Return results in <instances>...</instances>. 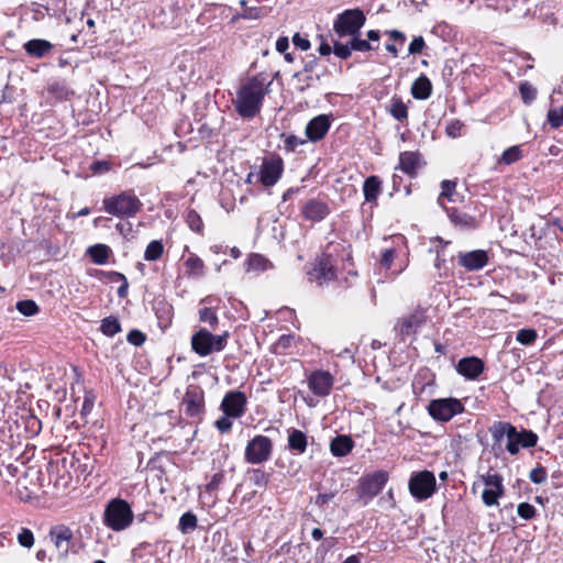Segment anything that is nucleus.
Segmentation results:
<instances>
[{
    "label": "nucleus",
    "instance_id": "423d86ee",
    "mask_svg": "<svg viewBox=\"0 0 563 563\" xmlns=\"http://www.w3.org/2000/svg\"><path fill=\"white\" fill-rule=\"evenodd\" d=\"M273 442L268 437L257 434L251 439L244 452V460L249 464H262L271 459Z\"/></svg>",
    "mask_w": 563,
    "mask_h": 563
},
{
    "label": "nucleus",
    "instance_id": "5701e85b",
    "mask_svg": "<svg viewBox=\"0 0 563 563\" xmlns=\"http://www.w3.org/2000/svg\"><path fill=\"white\" fill-rule=\"evenodd\" d=\"M422 166L421 155L418 152H401L399 155V168L408 176L416 177Z\"/></svg>",
    "mask_w": 563,
    "mask_h": 563
},
{
    "label": "nucleus",
    "instance_id": "20e7f679",
    "mask_svg": "<svg viewBox=\"0 0 563 563\" xmlns=\"http://www.w3.org/2000/svg\"><path fill=\"white\" fill-rule=\"evenodd\" d=\"M365 22L366 16L361 9H347L336 15L333 31L340 37L358 35Z\"/></svg>",
    "mask_w": 563,
    "mask_h": 563
},
{
    "label": "nucleus",
    "instance_id": "09e8293b",
    "mask_svg": "<svg viewBox=\"0 0 563 563\" xmlns=\"http://www.w3.org/2000/svg\"><path fill=\"white\" fill-rule=\"evenodd\" d=\"M16 309L20 313L26 317L34 316L38 312V306L33 300H20L16 302Z\"/></svg>",
    "mask_w": 563,
    "mask_h": 563
},
{
    "label": "nucleus",
    "instance_id": "f03ea898",
    "mask_svg": "<svg viewBox=\"0 0 563 563\" xmlns=\"http://www.w3.org/2000/svg\"><path fill=\"white\" fill-rule=\"evenodd\" d=\"M134 520L130 504L121 498L111 499L103 511V525L112 531L128 529Z\"/></svg>",
    "mask_w": 563,
    "mask_h": 563
},
{
    "label": "nucleus",
    "instance_id": "bb28decb",
    "mask_svg": "<svg viewBox=\"0 0 563 563\" xmlns=\"http://www.w3.org/2000/svg\"><path fill=\"white\" fill-rule=\"evenodd\" d=\"M13 453L0 450V482L9 483L15 477L18 467L13 465Z\"/></svg>",
    "mask_w": 563,
    "mask_h": 563
},
{
    "label": "nucleus",
    "instance_id": "1a4fd4ad",
    "mask_svg": "<svg viewBox=\"0 0 563 563\" xmlns=\"http://www.w3.org/2000/svg\"><path fill=\"white\" fill-rule=\"evenodd\" d=\"M309 280L319 286L336 277L335 260L331 254L323 253L317 258L314 266L308 272Z\"/></svg>",
    "mask_w": 563,
    "mask_h": 563
},
{
    "label": "nucleus",
    "instance_id": "cd10ccee",
    "mask_svg": "<svg viewBox=\"0 0 563 563\" xmlns=\"http://www.w3.org/2000/svg\"><path fill=\"white\" fill-rule=\"evenodd\" d=\"M308 446L307 434L298 429L288 430V449L296 454H303Z\"/></svg>",
    "mask_w": 563,
    "mask_h": 563
},
{
    "label": "nucleus",
    "instance_id": "393cba45",
    "mask_svg": "<svg viewBox=\"0 0 563 563\" xmlns=\"http://www.w3.org/2000/svg\"><path fill=\"white\" fill-rule=\"evenodd\" d=\"M450 221L462 230H472L477 227L476 219L456 208H444Z\"/></svg>",
    "mask_w": 563,
    "mask_h": 563
},
{
    "label": "nucleus",
    "instance_id": "c9c22d12",
    "mask_svg": "<svg viewBox=\"0 0 563 563\" xmlns=\"http://www.w3.org/2000/svg\"><path fill=\"white\" fill-rule=\"evenodd\" d=\"M121 330H122L121 324H120L118 318L110 316V317L102 319L101 325H100V331L104 335L112 338L117 333L121 332Z\"/></svg>",
    "mask_w": 563,
    "mask_h": 563
},
{
    "label": "nucleus",
    "instance_id": "5fc2aeb1",
    "mask_svg": "<svg viewBox=\"0 0 563 563\" xmlns=\"http://www.w3.org/2000/svg\"><path fill=\"white\" fill-rule=\"evenodd\" d=\"M549 124L558 129L563 125V107L550 109L548 112Z\"/></svg>",
    "mask_w": 563,
    "mask_h": 563
},
{
    "label": "nucleus",
    "instance_id": "864d4df0",
    "mask_svg": "<svg viewBox=\"0 0 563 563\" xmlns=\"http://www.w3.org/2000/svg\"><path fill=\"white\" fill-rule=\"evenodd\" d=\"M537 331L534 329H521L517 332V341L522 345H531L537 340Z\"/></svg>",
    "mask_w": 563,
    "mask_h": 563
},
{
    "label": "nucleus",
    "instance_id": "c03bdc74",
    "mask_svg": "<svg viewBox=\"0 0 563 563\" xmlns=\"http://www.w3.org/2000/svg\"><path fill=\"white\" fill-rule=\"evenodd\" d=\"M516 439H518V441L522 448H527V449L533 448L538 443V435H537V433H534L531 430H526V429H523L521 431L517 430Z\"/></svg>",
    "mask_w": 563,
    "mask_h": 563
},
{
    "label": "nucleus",
    "instance_id": "72a5a7b5",
    "mask_svg": "<svg viewBox=\"0 0 563 563\" xmlns=\"http://www.w3.org/2000/svg\"><path fill=\"white\" fill-rule=\"evenodd\" d=\"M110 247L104 244H96L88 249L92 262L98 265L106 264L109 260Z\"/></svg>",
    "mask_w": 563,
    "mask_h": 563
},
{
    "label": "nucleus",
    "instance_id": "69168bd1",
    "mask_svg": "<svg viewBox=\"0 0 563 563\" xmlns=\"http://www.w3.org/2000/svg\"><path fill=\"white\" fill-rule=\"evenodd\" d=\"M396 257V250L395 249H386L382 253L380 257V264L383 267L389 269L391 267L393 261Z\"/></svg>",
    "mask_w": 563,
    "mask_h": 563
},
{
    "label": "nucleus",
    "instance_id": "7ed1b4c3",
    "mask_svg": "<svg viewBox=\"0 0 563 563\" xmlns=\"http://www.w3.org/2000/svg\"><path fill=\"white\" fill-rule=\"evenodd\" d=\"M102 205L107 213L119 218H133L143 207V203L132 190L104 198Z\"/></svg>",
    "mask_w": 563,
    "mask_h": 563
},
{
    "label": "nucleus",
    "instance_id": "b1692460",
    "mask_svg": "<svg viewBox=\"0 0 563 563\" xmlns=\"http://www.w3.org/2000/svg\"><path fill=\"white\" fill-rule=\"evenodd\" d=\"M153 309L157 318L158 327L165 331L172 324L174 309L165 299L154 301Z\"/></svg>",
    "mask_w": 563,
    "mask_h": 563
},
{
    "label": "nucleus",
    "instance_id": "6e6d98bb",
    "mask_svg": "<svg viewBox=\"0 0 563 563\" xmlns=\"http://www.w3.org/2000/svg\"><path fill=\"white\" fill-rule=\"evenodd\" d=\"M333 53L336 57H339L341 59H347L352 54L350 41L346 44H343L339 41H334L333 42Z\"/></svg>",
    "mask_w": 563,
    "mask_h": 563
},
{
    "label": "nucleus",
    "instance_id": "c756f323",
    "mask_svg": "<svg viewBox=\"0 0 563 563\" xmlns=\"http://www.w3.org/2000/svg\"><path fill=\"white\" fill-rule=\"evenodd\" d=\"M432 93V84L430 79L422 75L418 77L411 86V95L417 100H426Z\"/></svg>",
    "mask_w": 563,
    "mask_h": 563
},
{
    "label": "nucleus",
    "instance_id": "f257e3e1",
    "mask_svg": "<svg viewBox=\"0 0 563 563\" xmlns=\"http://www.w3.org/2000/svg\"><path fill=\"white\" fill-rule=\"evenodd\" d=\"M268 92L264 80L257 76L247 78L239 88L233 104L243 119L255 118L262 109L263 100Z\"/></svg>",
    "mask_w": 563,
    "mask_h": 563
},
{
    "label": "nucleus",
    "instance_id": "ea45409f",
    "mask_svg": "<svg viewBox=\"0 0 563 563\" xmlns=\"http://www.w3.org/2000/svg\"><path fill=\"white\" fill-rule=\"evenodd\" d=\"M247 475L250 482L258 488H265L269 483V474L265 473L261 468L249 470Z\"/></svg>",
    "mask_w": 563,
    "mask_h": 563
},
{
    "label": "nucleus",
    "instance_id": "6ab92c4d",
    "mask_svg": "<svg viewBox=\"0 0 563 563\" xmlns=\"http://www.w3.org/2000/svg\"><path fill=\"white\" fill-rule=\"evenodd\" d=\"M301 213L308 221L320 222L330 213V207L328 202L312 198L302 206Z\"/></svg>",
    "mask_w": 563,
    "mask_h": 563
},
{
    "label": "nucleus",
    "instance_id": "0e129e2a",
    "mask_svg": "<svg viewBox=\"0 0 563 563\" xmlns=\"http://www.w3.org/2000/svg\"><path fill=\"white\" fill-rule=\"evenodd\" d=\"M228 338H229L228 332H224L223 334H220V335L213 334V339H212L213 352L222 351L227 346Z\"/></svg>",
    "mask_w": 563,
    "mask_h": 563
},
{
    "label": "nucleus",
    "instance_id": "c85d7f7f",
    "mask_svg": "<svg viewBox=\"0 0 563 563\" xmlns=\"http://www.w3.org/2000/svg\"><path fill=\"white\" fill-rule=\"evenodd\" d=\"M489 432L495 442L500 443L504 437L514 438L517 435V429L510 422L495 421L489 427Z\"/></svg>",
    "mask_w": 563,
    "mask_h": 563
},
{
    "label": "nucleus",
    "instance_id": "3c124183",
    "mask_svg": "<svg viewBox=\"0 0 563 563\" xmlns=\"http://www.w3.org/2000/svg\"><path fill=\"white\" fill-rule=\"evenodd\" d=\"M350 43L352 51L356 52H368L378 48V46H373L367 40H362L357 35L351 36Z\"/></svg>",
    "mask_w": 563,
    "mask_h": 563
},
{
    "label": "nucleus",
    "instance_id": "aec40b11",
    "mask_svg": "<svg viewBox=\"0 0 563 563\" xmlns=\"http://www.w3.org/2000/svg\"><path fill=\"white\" fill-rule=\"evenodd\" d=\"M485 368L484 362L476 356H466L459 361L455 366L456 372L466 379H476Z\"/></svg>",
    "mask_w": 563,
    "mask_h": 563
},
{
    "label": "nucleus",
    "instance_id": "412c9836",
    "mask_svg": "<svg viewBox=\"0 0 563 563\" xmlns=\"http://www.w3.org/2000/svg\"><path fill=\"white\" fill-rule=\"evenodd\" d=\"M213 334L207 329L198 330L191 336V349L200 356H207L213 352L212 349Z\"/></svg>",
    "mask_w": 563,
    "mask_h": 563
},
{
    "label": "nucleus",
    "instance_id": "338daca9",
    "mask_svg": "<svg viewBox=\"0 0 563 563\" xmlns=\"http://www.w3.org/2000/svg\"><path fill=\"white\" fill-rule=\"evenodd\" d=\"M223 481H224V474L222 472H218V473L213 474L210 482L206 485V489L208 492L217 490L220 487V485L223 483Z\"/></svg>",
    "mask_w": 563,
    "mask_h": 563
},
{
    "label": "nucleus",
    "instance_id": "39448f33",
    "mask_svg": "<svg viewBox=\"0 0 563 563\" xmlns=\"http://www.w3.org/2000/svg\"><path fill=\"white\" fill-rule=\"evenodd\" d=\"M388 481V473L379 470L360 478L356 487V495L363 505H367L385 487Z\"/></svg>",
    "mask_w": 563,
    "mask_h": 563
},
{
    "label": "nucleus",
    "instance_id": "79ce46f5",
    "mask_svg": "<svg viewBox=\"0 0 563 563\" xmlns=\"http://www.w3.org/2000/svg\"><path fill=\"white\" fill-rule=\"evenodd\" d=\"M390 114L398 121H404L408 118V108L400 98L394 97L391 99Z\"/></svg>",
    "mask_w": 563,
    "mask_h": 563
},
{
    "label": "nucleus",
    "instance_id": "f704fd0d",
    "mask_svg": "<svg viewBox=\"0 0 563 563\" xmlns=\"http://www.w3.org/2000/svg\"><path fill=\"white\" fill-rule=\"evenodd\" d=\"M186 273L190 276L201 277L203 275V261L196 254H190L185 261Z\"/></svg>",
    "mask_w": 563,
    "mask_h": 563
},
{
    "label": "nucleus",
    "instance_id": "8fccbe9b",
    "mask_svg": "<svg viewBox=\"0 0 563 563\" xmlns=\"http://www.w3.org/2000/svg\"><path fill=\"white\" fill-rule=\"evenodd\" d=\"M456 183L453 180H443L441 183L442 191L438 198V202L442 205V199L446 198L450 201H454L453 196L455 194Z\"/></svg>",
    "mask_w": 563,
    "mask_h": 563
},
{
    "label": "nucleus",
    "instance_id": "774afa93",
    "mask_svg": "<svg viewBox=\"0 0 563 563\" xmlns=\"http://www.w3.org/2000/svg\"><path fill=\"white\" fill-rule=\"evenodd\" d=\"M426 43L422 36H416L409 44V54H420L424 48Z\"/></svg>",
    "mask_w": 563,
    "mask_h": 563
},
{
    "label": "nucleus",
    "instance_id": "e433bc0d",
    "mask_svg": "<svg viewBox=\"0 0 563 563\" xmlns=\"http://www.w3.org/2000/svg\"><path fill=\"white\" fill-rule=\"evenodd\" d=\"M481 478L487 488L497 489V493H505L503 484L504 478L501 475L488 471L486 474H483Z\"/></svg>",
    "mask_w": 563,
    "mask_h": 563
},
{
    "label": "nucleus",
    "instance_id": "49530a36",
    "mask_svg": "<svg viewBox=\"0 0 563 563\" xmlns=\"http://www.w3.org/2000/svg\"><path fill=\"white\" fill-rule=\"evenodd\" d=\"M199 320L203 323H208L210 328L213 330L217 328L219 323V319L216 311L208 307L201 308L199 310Z\"/></svg>",
    "mask_w": 563,
    "mask_h": 563
},
{
    "label": "nucleus",
    "instance_id": "4c0bfd02",
    "mask_svg": "<svg viewBox=\"0 0 563 563\" xmlns=\"http://www.w3.org/2000/svg\"><path fill=\"white\" fill-rule=\"evenodd\" d=\"M185 221L194 232L199 234L203 233V222L200 214L196 210L188 209L185 213Z\"/></svg>",
    "mask_w": 563,
    "mask_h": 563
},
{
    "label": "nucleus",
    "instance_id": "dca6fc26",
    "mask_svg": "<svg viewBox=\"0 0 563 563\" xmlns=\"http://www.w3.org/2000/svg\"><path fill=\"white\" fill-rule=\"evenodd\" d=\"M489 261V255L484 250H474L457 253V264L467 272H476L484 268Z\"/></svg>",
    "mask_w": 563,
    "mask_h": 563
},
{
    "label": "nucleus",
    "instance_id": "ddd939ff",
    "mask_svg": "<svg viewBox=\"0 0 563 563\" xmlns=\"http://www.w3.org/2000/svg\"><path fill=\"white\" fill-rule=\"evenodd\" d=\"M283 172L284 162L282 157L277 155L265 157L260 170V181L265 187L274 186L282 177Z\"/></svg>",
    "mask_w": 563,
    "mask_h": 563
},
{
    "label": "nucleus",
    "instance_id": "a18cd8bd",
    "mask_svg": "<svg viewBox=\"0 0 563 563\" xmlns=\"http://www.w3.org/2000/svg\"><path fill=\"white\" fill-rule=\"evenodd\" d=\"M48 92L58 100L68 99L70 91L62 81H55L47 88Z\"/></svg>",
    "mask_w": 563,
    "mask_h": 563
},
{
    "label": "nucleus",
    "instance_id": "6e6552de",
    "mask_svg": "<svg viewBox=\"0 0 563 563\" xmlns=\"http://www.w3.org/2000/svg\"><path fill=\"white\" fill-rule=\"evenodd\" d=\"M435 487V476L427 470L412 474L409 479L410 494L418 500H426L431 497Z\"/></svg>",
    "mask_w": 563,
    "mask_h": 563
},
{
    "label": "nucleus",
    "instance_id": "4468645a",
    "mask_svg": "<svg viewBox=\"0 0 563 563\" xmlns=\"http://www.w3.org/2000/svg\"><path fill=\"white\" fill-rule=\"evenodd\" d=\"M246 396L243 391L232 390L225 394L221 402V409L228 417L239 418L246 409Z\"/></svg>",
    "mask_w": 563,
    "mask_h": 563
},
{
    "label": "nucleus",
    "instance_id": "052dcab7",
    "mask_svg": "<svg viewBox=\"0 0 563 563\" xmlns=\"http://www.w3.org/2000/svg\"><path fill=\"white\" fill-rule=\"evenodd\" d=\"M547 477H548L547 470L541 465L531 470V472L529 474L530 481L534 484L544 483L547 481Z\"/></svg>",
    "mask_w": 563,
    "mask_h": 563
},
{
    "label": "nucleus",
    "instance_id": "a19ab883",
    "mask_svg": "<svg viewBox=\"0 0 563 563\" xmlns=\"http://www.w3.org/2000/svg\"><path fill=\"white\" fill-rule=\"evenodd\" d=\"M197 516L191 511H187L180 517L178 529L184 534L190 533L197 528Z\"/></svg>",
    "mask_w": 563,
    "mask_h": 563
},
{
    "label": "nucleus",
    "instance_id": "13d9d810",
    "mask_svg": "<svg viewBox=\"0 0 563 563\" xmlns=\"http://www.w3.org/2000/svg\"><path fill=\"white\" fill-rule=\"evenodd\" d=\"M18 542L21 547L31 549L34 545L33 532L27 528H22L18 533Z\"/></svg>",
    "mask_w": 563,
    "mask_h": 563
},
{
    "label": "nucleus",
    "instance_id": "9b49d317",
    "mask_svg": "<svg viewBox=\"0 0 563 563\" xmlns=\"http://www.w3.org/2000/svg\"><path fill=\"white\" fill-rule=\"evenodd\" d=\"M21 438L20 420L0 417V450L12 452L14 446L20 444Z\"/></svg>",
    "mask_w": 563,
    "mask_h": 563
},
{
    "label": "nucleus",
    "instance_id": "f8f14e48",
    "mask_svg": "<svg viewBox=\"0 0 563 563\" xmlns=\"http://www.w3.org/2000/svg\"><path fill=\"white\" fill-rule=\"evenodd\" d=\"M427 321L426 309L417 307L412 312L402 317L395 324V331L401 335L402 339L415 334Z\"/></svg>",
    "mask_w": 563,
    "mask_h": 563
},
{
    "label": "nucleus",
    "instance_id": "4be33fe9",
    "mask_svg": "<svg viewBox=\"0 0 563 563\" xmlns=\"http://www.w3.org/2000/svg\"><path fill=\"white\" fill-rule=\"evenodd\" d=\"M23 49L27 56L40 59L51 55L54 45L47 40L33 38L23 44Z\"/></svg>",
    "mask_w": 563,
    "mask_h": 563
},
{
    "label": "nucleus",
    "instance_id": "e2e57ef3",
    "mask_svg": "<svg viewBox=\"0 0 563 563\" xmlns=\"http://www.w3.org/2000/svg\"><path fill=\"white\" fill-rule=\"evenodd\" d=\"M126 340L129 343L135 345V346H140L142 345L145 340H146V336L143 332H141L140 330H131L128 335H126Z\"/></svg>",
    "mask_w": 563,
    "mask_h": 563
},
{
    "label": "nucleus",
    "instance_id": "4d7b16f0",
    "mask_svg": "<svg viewBox=\"0 0 563 563\" xmlns=\"http://www.w3.org/2000/svg\"><path fill=\"white\" fill-rule=\"evenodd\" d=\"M282 137L284 139V150L287 152H294L299 145L306 143V140L292 134L286 135L285 133H283Z\"/></svg>",
    "mask_w": 563,
    "mask_h": 563
},
{
    "label": "nucleus",
    "instance_id": "2eb2a0df",
    "mask_svg": "<svg viewBox=\"0 0 563 563\" xmlns=\"http://www.w3.org/2000/svg\"><path fill=\"white\" fill-rule=\"evenodd\" d=\"M309 389L319 397H327L330 395L334 384V377L328 371H313L308 376Z\"/></svg>",
    "mask_w": 563,
    "mask_h": 563
},
{
    "label": "nucleus",
    "instance_id": "37998d69",
    "mask_svg": "<svg viewBox=\"0 0 563 563\" xmlns=\"http://www.w3.org/2000/svg\"><path fill=\"white\" fill-rule=\"evenodd\" d=\"M522 157L521 148L518 145H514L504 151L499 158V163L510 165L518 162Z\"/></svg>",
    "mask_w": 563,
    "mask_h": 563
},
{
    "label": "nucleus",
    "instance_id": "473e14b6",
    "mask_svg": "<svg viewBox=\"0 0 563 563\" xmlns=\"http://www.w3.org/2000/svg\"><path fill=\"white\" fill-rule=\"evenodd\" d=\"M272 267V263L261 254H251L246 261L247 272H265Z\"/></svg>",
    "mask_w": 563,
    "mask_h": 563
},
{
    "label": "nucleus",
    "instance_id": "9d476101",
    "mask_svg": "<svg viewBox=\"0 0 563 563\" xmlns=\"http://www.w3.org/2000/svg\"><path fill=\"white\" fill-rule=\"evenodd\" d=\"M181 405L188 417L201 419L205 413L203 389L198 385H189L184 395Z\"/></svg>",
    "mask_w": 563,
    "mask_h": 563
},
{
    "label": "nucleus",
    "instance_id": "0eeeda50",
    "mask_svg": "<svg viewBox=\"0 0 563 563\" xmlns=\"http://www.w3.org/2000/svg\"><path fill=\"white\" fill-rule=\"evenodd\" d=\"M464 411V405L456 398L433 399L428 405L429 415L437 421L446 422Z\"/></svg>",
    "mask_w": 563,
    "mask_h": 563
},
{
    "label": "nucleus",
    "instance_id": "603ef678",
    "mask_svg": "<svg viewBox=\"0 0 563 563\" xmlns=\"http://www.w3.org/2000/svg\"><path fill=\"white\" fill-rule=\"evenodd\" d=\"M505 493H497V489L485 488L482 494V499L485 506L492 507L498 505V499L504 496Z\"/></svg>",
    "mask_w": 563,
    "mask_h": 563
},
{
    "label": "nucleus",
    "instance_id": "7c9ffc66",
    "mask_svg": "<svg viewBox=\"0 0 563 563\" xmlns=\"http://www.w3.org/2000/svg\"><path fill=\"white\" fill-rule=\"evenodd\" d=\"M382 191V180L378 176H369L363 184V192L365 200L371 203H376L377 198Z\"/></svg>",
    "mask_w": 563,
    "mask_h": 563
},
{
    "label": "nucleus",
    "instance_id": "58836bf2",
    "mask_svg": "<svg viewBox=\"0 0 563 563\" xmlns=\"http://www.w3.org/2000/svg\"><path fill=\"white\" fill-rule=\"evenodd\" d=\"M164 245L162 241L154 240L150 242L144 252V260L148 262L157 261L162 257Z\"/></svg>",
    "mask_w": 563,
    "mask_h": 563
},
{
    "label": "nucleus",
    "instance_id": "2f4dec72",
    "mask_svg": "<svg viewBox=\"0 0 563 563\" xmlns=\"http://www.w3.org/2000/svg\"><path fill=\"white\" fill-rule=\"evenodd\" d=\"M21 423L23 424L24 432H25L24 437L26 439L37 435L42 429L41 420L31 413H29L26 416H22L20 424Z\"/></svg>",
    "mask_w": 563,
    "mask_h": 563
},
{
    "label": "nucleus",
    "instance_id": "680f3d73",
    "mask_svg": "<svg viewBox=\"0 0 563 563\" xmlns=\"http://www.w3.org/2000/svg\"><path fill=\"white\" fill-rule=\"evenodd\" d=\"M264 15V9L257 7H245L243 12L241 13V18L245 20H256L261 19Z\"/></svg>",
    "mask_w": 563,
    "mask_h": 563
},
{
    "label": "nucleus",
    "instance_id": "de8ad7c7",
    "mask_svg": "<svg viewBox=\"0 0 563 563\" xmlns=\"http://www.w3.org/2000/svg\"><path fill=\"white\" fill-rule=\"evenodd\" d=\"M519 91L525 104H530L537 98V89L529 81L521 82Z\"/></svg>",
    "mask_w": 563,
    "mask_h": 563
},
{
    "label": "nucleus",
    "instance_id": "bf43d9fd",
    "mask_svg": "<svg viewBox=\"0 0 563 563\" xmlns=\"http://www.w3.org/2000/svg\"><path fill=\"white\" fill-rule=\"evenodd\" d=\"M518 516L525 520H530L536 516V508L529 503H521L517 508Z\"/></svg>",
    "mask_w": 563,
    "mask_h": 563
},
{
    "label": "nucleus",
    "instance_id": "f3484780",
    "mask_svg": "<svg viewBox=\"0 0 563 563\" xmlns=\"http://www.w3.org/2000/svg\"><path fill=\"white\" fill-rule=\"evenodd\" d=\"M331 126V114H319L312 118L306 125V136L311 142L322 140Z\"/></svg>",
    "mask_w": 563,
    "mask_h": 563
},
{
    "label": "nucleus",
    "instance_id": "a878e982",
    "mask_svg": "<svg viewBox=\"0 0 563 563\" xmlns=\"http://www.w3.org/2000/svg\"><path fill=\"white\" fill-rule=\"evenodd\" d=\"M354 448V441L351 437L340 434L330 442V452L335 457L346 456Z\"/></svg>",
    "mask_w": 563,
    "mask_h": 563
},
{
    "label": "nucleus",
    "instance_id": "a211bd4d",
    "mask_svg": "<svg viewBox=\"0 0 563 563\" xmlns=\"http://www.w3.org/2000/svg\"><path fill=\"white\" fill-rule=\"evenodd\" d=\"M49 537L60 555H66L69 552L74 538L69 527L64 525L55 526L51 528Z\"/></svg>",
    "mask_w": 563,
    "mask_h": 563
}]
</instances>
